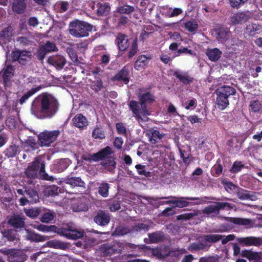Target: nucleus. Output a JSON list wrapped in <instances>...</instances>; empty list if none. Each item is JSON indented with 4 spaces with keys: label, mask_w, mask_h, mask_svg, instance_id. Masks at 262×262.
<instances>
[{
    "label": "nucleus",
    "mask_w": 262,
    "mask_h": 262,
    "mask_svg": "<svg viewBox=\"0 0 262 262\" xmlns=\"http://www.w3.org/2000/svg\"><path fill=\"white\" fill-rule=\"evenodd\" d=\"M58 102L56 99L48 93H42L33 101L31 113L40 119L52 117L58 110Z\"/></svg>",
    "instance_id": "1"
},
{
    "label": "nucleus",
    "mask_w": 262,
    "mask_h": 262,
    "mask_svg": "<svg viewBox=\"0 0 262 262\" xmlns=\"http://www.w3.org/2000/svg\"><path fill=\"white\" fill-rule=\"evenodd\" d=\"M140 104L135 101H130V108L139 119V122L147 121L148 119L147 116L150 115V113L147 110L146 105L154 100V96L149 93H146L140 98Z\"/></svg>",
    "instance_id": "2"
},
{
    "label": "nucleus",
    "mask_w": 262,
    "mask_h": 262,
    "mask_svg": "<svg viewBox=\"0 0 262 262\" xmlns=\"http://www.w3.org/2000/svg\"><path fill=\"white\" fill-rule=\"evenodd\" d=\"M113 153V152L111 148L107 146L93 155L84 156V160L90 161H97L103 160V164L104 167L107 170L111 171L115 168L116 165L115 159L112 156Z\"/></svg>",
    "instance_id": "3"
},
{
    "label": "nucleus",
    "mask_w": 262,
    "mask_h": 262,
    "mask_svg": "<svg viewBox=\"0 0 262 262\" xmlns=\"http://www.w3.org/2000/svg\"><path fill=\"white\" fill-rule=\"evenodd\" d=\"M215 93L217 96L216 104L220 110H223L229 105L228 97L235 95L236 91L230 86L224 85L217 88Z\"/></svg>",
    "instance_id": "4"
},
{
    "label": "nucleus",
    "mask_w": 262,
    "mask_h": 262,
    "mask_svg": "<svg viewBox=\"0 0 262 262\" xmlns=\"http://www.w3.org/2000/svg\"><path fill=\"white\" fill-rule=\"evenodd\" d=\"M92 30V27L89 24L78 20L73 21L69 25L70 33L76 37L87 36Z\"/></svg>",
    "instance_id": "5"
},
{
    "label": "nucleus",
    "mask_w": 262,
    "mask_h": 262,
    "mask_svg": "<svg viewBox=\"0 0 262 262\" xmlns=\"http://www.w3.org/2000/svg\"><path fill=\"white\" fill-rule=\"evenodd\" d=\"M45 171V164L42 158L38 157L31 163L26 170V174L28 177L33 178L39 172L40 174Z\"/></svg>",
    "instance_id": "6"
},
{
    "label": "nucleus",
    "mask_w": 262,
    "mask_h": 262,
    "mask_svg": "<svg viewBox=\"0 0 262 262\" xmlns=\"http://www.w3.org/2000/svg\"><path fill=\"white\" fill-rule=\"evenodd\" d=\"M165 199H168L169 200L166 201L165 202L166 204H171V206L175 207H179L182 208L184 207H186L188 205V203L186 200H199L198 204L203 203L206 202L207 198H181V199H176L172 197H168L165 198Z\"/></svg>",
    "instance_id": "7"
},
{
    "label": "nucleus",
    "mask_w": 262,
    "mask_h": 262,
    "mask_svg": "<svg viewBox=\"0 0 262 262\" xmlns=\"http://www.w3.org/2000/svg\"><path fill=\"white\" fill-rule=\"evenodd\" d=\"M59 135V130L46 131L39 135L38 139L41 146H48L56 140Z\"/></svg>",
    "instance_id": "8"
},
{
    "label": "nucleus",
    "mask_w": 262,
    "mask_h": 262,
    "mask_svg": "<svg viewBox=\"0 0 262 262\" xmlns=\"http://www.w3.org/2000/svg\"><path fill=\"white\" fill-rule=\"evenodd\" d=\"M234 206L228 203H216L215 204L210 205L206 207L204 212L211 214L212 213L217 214L219 212V210L221 209L227 208L231 209L233 208Z\"/></svg>",
    "instance_id": "9"
},
{
    "label": "nucleus",
    "mask_w": 262,
    "mask_h": 262,
    "mask_svg": "<svg viewBox=\"0 0 262 262\" xmlns=\"http://www.w3.org/2000/svg\"><path fill=\"white\" fill-rule=\"evenodd\" d=\"M59 234L68 239H76L83 236V232L77 229H72L71 227L60 229Z\"/></svg>",
    "instance_id": "10"
},
{
    "label": "nucleus",
    "mask_w": 262,
    "mask_h": 262,
    "mask_svg": "<svg viewBox=\"0 0 262 262\" xmlns=\"http://www.w3.org/2000/svg\"><path fill=\"white\" fill-rule=\"evenodd\" d=\"M11 56L13 60H17L20 63L25 64L30 59L31 54L26 51H15L11 53Z\"/></svg>",
    "instance_id": "11"
},
{
    "label": "nucleus",
    "mask_w": 262,
    "mask_h": 262,
    "mask_svg": "<svg viewBox=\"0 0 262 262\" xmlns=\"http://www.w3.org/2000/svg\"><path fill=\"white\" fill-rule=\"evenodd\" d=\"M8 258L9 262H24L26 259V256L21 251L11 250L8 252Z\"/></svg>",
    "instance_id": "12"
},
{
    "label": "nucleus",
    "mask_w": 262,
    "mask_h": 262,
    "mask_svg": "<svg viewBox=\"0 0 262 262\" xmlns=\"http://www.w3.org/2000/svg\"><path fill=\"white\" fill-rule=\"evenodd\" d=\"M57 47L54 43L48 41L44 46L40 47L37 53V56L39 60H42L47 53L56 51Z\"/></svg>",
    "instance_id": "13"
},
{
    "label": "nucleus",
    "mask_w": 262,
    "mask_h": 262,
    "mask_svg": "<svg viewBox=\"0 0 262 262\" xmlns=\"http://www.w3.org/2000/svg\"><path fill=\"white\" fill-rule=\"evenodd\" d=\"M48 61L58 70L61 69L66 63L64 58L60 55L51 56L48 59Z\"/></svg>",
    "instance_id": "14"
},
{
    "label": "nucleus",
    "mask_w": 262,
    "mask_h": 262,
    "mask_svg": "<svg viewBox=\"0 0 262 262\" xmlns=\"http://www.w3.org/2000/svg\"><path fill=\"white\" fill-rule=\"evenodd\" d=\"M70 163L69 159L58 160L55 161L53 168L57 172H61L66 169Z\"/></svg>",
    "instance_id": "15"
},
{
    "label": "nucleus",
    "mask_w": 262,
    "mask_h": 262,
    "mask_svg": "<svg viewBox=\"0 0 262 262\" xmlns=\"http://www.w3.org/2000/svg\"><path fill=\"white\" fill-rule=\"evenodd\" d=\"M250 17V16L243 12L237 13L234 15L231 19L232 25H236L242 24L246 21Z\"/></svg>",
    "instance_id": "16"
},
{
    "label": "nucleus",
    "mask_w": 262,
    "mask_h": 262,
    "mask_svg": "<svg viewBox=\"0 0 262 262\" xmlns=\"http://www.w3.org/2000/svg\"><path fill=\"white\" fill-rule=\"evenodd\" d=\"M93 9H96L95 11L99 16L106 15L110 10V7L107 3H98L92 7Z\"/></svg>",
    "instance_id": "17"
},
{
    "label": "nucleus",
    "mask_w": 262,
    "mask_h": 262,
    "mask_svg": "<svg viewBox=\"0 0 262 262\" xmlns=\"http://www.w3.org/2000/svg\"><path fill=\"white\" fill-rule=\"evenodd\" d=\"M238 242L245 246H257L261 244L259 238L253 236L240 238Z\"/></svg>",
    "instance_id": "18"
},
{
    "label": "nucleus",
    "mask_w": 262,
    "mask_h": 262,
    "mask_svg": "<svg viewBox=\"0 0 262 262\" xmlns=\"http://www.w3.org/2000/svg\"><path fill=\"white\" fill-rule=\"evenodd\" d=\"M110 216L103 211L99 212L95 216L94 221L96 224L101 226H105L110 222Z\"/></svg>",
    "instance_id": "19"
},
{
    "label": "nucleus",
    "mask_w": 262,
    "mask_h": 262,
    "mask_svg": "<svg viewBox=\"0 0 262 262\" xmlns=\"http://www.w3.org/2000/svg\"><path fill=\"white\" fill-rule=\"evenodd\" d=\"M243 255L251 261L256 262L262 259V253L250 250L243 251Z\"/></svg>",
    "instance_id": "20"
},
{
    "label": "nucleus",
    "mask_w": 262,
    "mask_h": 262,
    "mask_svg": "<svg viewBox=\"0 0 262 262\" xmlns=\"http://www.w3.org/2000/svg\"><path fill=\"white\" fill-rule=\"evenodd\" d=\"M72 121L73 124L78 128H82L88 125L86 118L81 114L76 115Z\"/></svg>",
    "instance_id": "21"
},
{
    "label": "nucleus",
    "mask_w": 262,
    "mask_h": 262,
    "mask_svg": "<svg viewBox=\"0 0 262 262\" xmlns=\"http://www.w3.org/2000/svg\"><path fill=\"white\" fill-rule=\"evenodd\" d=\"M174 75L184 84H190L194 81L193 78L189 76L187 73L181 71L174 72Z\"/></svg>",
    "instance_id": "22"
},
{
    "label": "nucleus",
    "mask_w": 262,
    "mask_h": 262,
    "mask_svg": "<svg viewBox=\"0 0 262 262\" xmlns=\"http://www.w3.org/2000/svg\"><path fill=\"white\" fill-rule=\"evenodd\" d=\"M238 198L242 200L255 201L257 199L256 194L254 192H249L245 190H242L237 193Z\"/></svg>",
    "instance_id": "23"
},
{
    "label": "nucleus",
    "mask_w": 262,
    "mask_h": 262,
    "mask_svg": "<svg viewBox=\"0 0 262 262\" xmlns=\"http://www.w3.org/2000/svg\"><path fill=\"white\" fill-rule=\"evenodd\" d=\"M128 70L126 68H123L113 79L114 81H123L127 84L129 81L128 78Z\"/></svg>",
    "instance_id": "24"
},
{
    "label": "nucleus",
    "mask_w": 262,
    "mask_h": 262,
    "mask_svg": "<svg viewBox=\"0 0 262 262\" xmlns=\"http://www.w3.org/2000/svg\"><path fill=\"white\" fill-rule=\"evenodd\" d=\"M64 182L72 187H84V183L78 177L68 178L64 180Z\"/></svg>",
    "instance_id": "25"
},
{
    "label": "nucleus",
    "mask_w": 262,
    "mask_h": 262,
    "mask_svg": "<svg viewBox=\"0 0 262 262\" xmlns=\"http://www.w3.org/2000/svg\"><path fill=\"white\" fill-rule=\"evenodd\" d=\"M27 235L26 238L31 241L39 242H43L47 239L46 237L42 236L38 234L35 233L34 232L26 230Z\"/></svg>",
    "instance_id": "26"
},
{
    "label": "nucleus",
    "mask_w": 262,
    "mask_h": 262,
    "mask_svg": "<svg viewBox=\"0 0 262 262\" xmlns=\"http://www.w3.org/2000/svg\"><path fill=\"white\" fill-rule=\"evenodd\" d=\"M27 235L26 238L31 241L39 242H43L47 239L46 237L42 236L38 234L35 233L34 232L26 230Z\"/></svg>",
    "instance_id": "27"
},
{
    "label": "nucleus",
    "mask_w": 262,
    "mask_h": 262,
    "mask_svg": "<svg viewBox=\"0 0 262 262\" xmlns=\"http://www.w3.org/2000/svg\"><path fill=\"white\" fill-rule=\"evenodd\" d=\"M142 249L146 254L148 255H154L158 258H164L166 255L162 253L161 251L159 249H152L147 246L142 247Z\"/></svg>",
    "instance_id": "28"
},
{
    "label": "nucleus",
    "mask_w": 262,
    "mask_h": 262,
    "mask_svg": "<svg viewBox=\"0 0 262 262\" xmlns=\"http://www.w3.org/2000/svg\"><path fill=\"white\" fill-rule=\"evenodd\" d=\"M116 42L120 50L124 51L128 47L127 37L123 34L117 36Z\"/></svg>",
    "instance_id": "29"
},
{
    "label": "nucleus",
    "mask_w": 262,
    "mask_h": 262,
    "mask_svg": "<svg viewBox=\"0 0 262 262\" xmlns=\"http://www.w3.org/2000/svg\"><path fill=\"white\" fill-rule=\"evenodd\" d=\"M13 75V68L12 66H8L6 69L4 70L3 75L4 83L5 86L9 85L10 79Z\"/></svg>",
    "instance_id": "30"
},
{
    "label": "nucleus",
    "mask_w": 262,
    "mask_h": 262,
    "mask_svg": "<svg viewBox=\"0 0 262 262\" xmlns=\"http://www.w3.org/2000/svg\"><path fill=\"white\" fill-rule=\"evenodd\" d=\"M148 62V58L145 55H141L137 59L135 68L137 70H142L144 69Z\"/></svg>",
    "instance_id": "31"
},
{
    "label": "nucleus",
    "mask_w": 262,
    "mask_h": 262,
    "mask_svg": "<svg viewBox=\"0 0 262 262\" xmlns=\"http://www.w3.org/2000/svg\"><path fill=\"white\" fill-rule=\"evenodd\" d=\"M33 227L40 231L43 232H53L55 233H60V229L54 225L47 226L44 225H39L38 226L34 225Z\"/></svg>",
    "instance_id": "32"
},
{
    "label": "nucleus",
    "mask_w": 262,
    "mask_h": 262,
    "mask_svg": "<svg viewBox=\"0 0 262 262\" xmlns=\"http://www.w3.org/2000/svg\"><path fill=\"white\" fill-rule=\"evenodd\" d=\"M221 54V51L217 48L208 49L206 51V55L209 59L212 61L217 60L220 58Z\"/></svg>",
    "instance_id": "33"
},
{
    "label": "nucleus",
    "mask_w": 262,
    "mask_h": 262,
    "mask_svg": "<svg viewBox=\"0 0 262 262\" xmlns=\"http://www.w3.org/2000/svg\"><path fill=\"white\" fill-rule=\"evenodd\" d=\"M226 220L232 222L235 224L243 225L247 227H251L252 224L251 221L250 220L246 219L227 217L226 218Z\"/></svg>",
    "instance_id": "34"
},
{
    "label": "nucleus",
    "mask_w": 262,
    "mask_h": 262,
    "mask_svg": "<svg viewBox=\"0 0 262 262\" xmlns=\"http://www.w3.org/2000/svg\"><path fill=\"white\" fill-rule=\"evenodd\" d=\"M213 34L218 40L222 41L226 38L227 31L223 27H218L214 30Z\"/></svg>",
    "instance_id": "35"
},
{
    "label": "nucleus",
    "mask_w": 262,
    "mask_h": 262,
    "mask_svg": "<svg viewBox=\"0 0 262 262\" xmlns=\"http://www.w3.org/2000/svg\"><path fill=\"white\" fill-rule=\"evenodd\" d=\"M12 35V28L8 27L5 28L0 33V43H5L9 40Z\"/></svg>",
    "instance_id": "36"
},
{
    "label": "nucleus",
    "mask_w": 262,
    "mask_h": 262,
    "mask_svg": "<svg viewBox=\"0 0 262 262\" xmlns=\"http://www.w3.org/2000/svg\"><path fill=\"white\" fill-rule=\"evenodd\" d=\"M9 223L15 228L22 227L24 225L23 219L18 215L13 216L9 220Z\"/></svg>",
    "instance_id": "37"
},
{
    "label": "nucleus",
    "mask_w": 262,
    "mask_h": 262,
    "mask_svg": "<svg viewBox=\"0 0 262 262\" xmlns=\"http://www.w3.org/2000/svg\"><path fill=\"white\" fill-rule=\"evenodd\" d=\"M26 8V4L24 0H15L13 5V10L17 13H23Z\"/></svg>",
    "instance_id": "38"
},
{
    "label": "nucleus",
    "mask_w": 262,
    "mask_h": 262,
    "mask_svg": "<svg viewBox=\"0 0 262 262\" xmlns=\"http://www.w3.org/2000/svg\"><path fill=\"white\" fill-rule=\"evenodd\" d=\"M47 246L56 249H64L67 247V245L64 243L57 240H53L48 242Z\"/></svg>",
    "instance_id": "39"
},
{
    "label": "nucleus",
    "mask_w": 262,
    "mask_h": 262,
    "mask_svg": "<svg viewBox=\"0 0 262 262\" xmlns=\"http://www.w3.org/2000/svg\"><path fill=\"white\" fill-rule=\"evenodd\" d=\"M249 107L250 111L254 113H259L262 109V105L258 100L251 101Z\"/></svg>",
    "instance_id": "40"
},
{
    "label": "nucleus",
    "mask_w": 262,
    "mask_h": 262,
    "mask_svg": "<svg viewBox=\"0 0 262 262\" xmlns=\"http://www.w3.org/2000/svg\"><path fill=\"white\" fill-rule=\"evenodd\" d=\"M150 134L151 137L150 138V141H153V143L158 142L159 140L162 139L164 136V134L160 133L157 130H151Z\"/></svg>",
    "instance_id": "41"
},
{
    "label": "nucleus",
    "mask_w": 262,
    "mask_h": 262,
    "mask_svg": "<svg viewBox=\"0 0 262 262\" xmlns=\"http://www.w3.org/2000/svg\"><path fill=\"white\" fill-rule=\"evenodd\" d=\"M109 185L106 183H102L99 187V193L103 197H107L108 194Z\"/></svg>",
    "instance_id": "42"
},
{
    "label": "nucleus",
    "mask_w": 262,
    "mask_h": 262,
    "mask_svg": "<svg viewBox=\"0 0 262 262\" xmlns=\"http://www.w3.org/2000/svg\"><path fill=\"white\" fill-rule=\"evenodd\" d=\"M260 28L259 25L256 24H251L247 27L246 32L249 35L253 36L255 34V32L259 30Z\"/></svg>",
    "instance_id": "43"
},
{
    "label": "nucleus",
    "mask_w": 262,
    "mask_h": 262,
    "mask_svg": "<svg viewBox=\"0 0 262 262\" xmlns=\"http://www.w3.org/2000/svg\"><path fill=\"white\" fill-rule=\"evenodd\" d=\"M39 89V88H36L28 91L20 98L19 100L20 103L21 104H23L30 97L38 92Z\"/></svg>",
    "instance_id": "44"
},
{
    "label": "nucleus",
    "mask_w": 262,
    "mask_h": 262,
    "mask_svg": "<svg viewBox=\"0 0 262 262\" xmlns=\"http://www.w3.org/2000/svg\"><path fill=\"white\" fill-rule=\"evenodd\" d=\"M25 192L26 195H27L30 198V202L31 203H36L38 201V195L35 191L28 189L26 190Z\"/></svg>",
    "instance_id": "45"
},
{
    "label": "nucleus",
    "mask_w": 262,
    "mask_h": 262,
    "mask_svg": "<svg viewBox=\"0 0 262 262\" xmlns=\"http://www.w3.org/2000/svg\"><path fill=\"white\" fill-rule=\"evenodd\" d=\"M3 236L7 237L9 241H13L16 238L15 231L13 230H8L2 232Z\"/></svg>",
    "instance_id": "46"
},
{
    "label": "nucleus",
    "mask_w": 262,
    "mask_h": 262,
    "mask_svg": "<svg viewBox=\"0 0 262 262\" xmlns=\"http://www.w3.org/2000/svg\"><path fill=\"white\" fill-rule=\"evenodd\" d=\"M55 216V213L52 211H48L45 213H44L40 221L43 223H48L52 221Z\"/></svg>",
    "instance_id": "47"
},
{
    "label": "nucleus",
    "mask_w": 262,
    "mask_h": 262,
    "mask_svg": "<svg viewBox=\"0 0 262 262\" xmlns=\"http://www.w3.org/2000/svg\"><path fill=\"white\" fill-rule=\"evenodd\" d=\"M92 136L96 139H103L105 138V134L102 129L99 128H95L93 132Z\"/></svg>",
    "instance_id": "48"
},
{
    "label": "nucleus",
    "mask_w": 262,
    "mask_h": 262,
    "mask_svg": "<svg viewBox=\"0 0 262 262\" xmlns=\"http://www.w3.org/2000/svg\"><path fill=\"white\" fill-rule=\"evenodd\" d=\"M25 212L26 215L31 218H35L39 214V210L38 208H32L25 209Z\"/></svg>",
    "instance_id": "49"
},
{
    "label": "nucleus",
    "mask_w": 262,
    "mask_h": 262,
    "mask_svg": "<svg viewBox=\"0 0 262 262\" xmlns=\"http://www.w3.org/2000/svg\"><path fill=\"white\" fill-rule=\"evenodd\" d=\"M185 27L188 31L192 32L196 29L198 27V24L195 21H189L185 23Z\"/></svg>",
    "instance_id": "50"
},
{
    "label": "nucleus",
    "mask_w": 262,
    "mask_h": 262,
    "mask_svg": "<svg viewBox=\"0 0 262 262\" xmlns=\"http://www.w3.org/2000/svg\"><path fill=\"white\" fill-rule=\"evenodd\" d=\"M162 235L160 233H155L149 235L150 242L151 243H156L162 239Z\"/></svg>",
    "instance_id": "51"
},
{
    "label": "nucleus",
    "mask_w": 262,
    "mask_h": 262,
    "mask_svg": "<svg viewBox=\"0 0 262 262\" xmlns=\"http://www.w3.org/2000/svg\"><path fill=\"white\" fill-rule=\"evenodd\" d=\"M222 237L218 234H212L205 237V239L208 242H215L222 239Z\"/></svg>",
    "instance_id": "52"
},
{
    "label": "nucleus",
    "mask_w": 262,
    "mask_h": 262,
    "mask_svg": "<svg viewBox=\"0 0 262 262\" xmlns=\"http://www.w3.org/2000/svg\"><path fill=\"white\" fill-rule=\"evenodd\" d=\"M133 10L134 9L133 7L128 5H125L119 7L118 11L120 13L128 14L132 12L133 11Z\"/></svg>",
    "instance_id": "53"
},
{
    "label": "nucleus",
    "mask_w": 262,
    "mask_h": 262,
    "mask_svg": "<svg viewBox=\"0 0 262 262\" xmlns=\"http://www.w3.org/2000/svg\"><path fill=\"white\" fill-rule=\"evenodd\" d=\"M196 105V100L195 99H191L188 102H186L183 104L186 110L192 109L195 107Z\"/></svg>",
    "instance_id": "54"
},
{
    "label": "nucleus",
    "mask_w": 262,
    "mask_h": 262,
    "mask_svg": "<svg viewBox=\"0 0 262 262\" xmlns=\"http://www.w3.org/2000/svg\"><path fill=\"white\" fill-rule=\"evenodd\" d=\"M136 168L137 169L138 172L139 174L143 175L147 177L149 174V172H147L145 170V166L141 165H137Z\"/></svg>",
    "instance_id": "55"
},
{
    "label": "nucleus",
    "mask_w": 262,
    "mask_h": 262,
    "mask_svg": "<svg viewBox=\"0 0 262 262\" xmlns=\"http://www.w3.org/2000/svg\"><path fill=\"white\" fill-rule=\"evenodd\" d=\"M225 189L229 192L235 190L236 186L230 182H224Z\"/></svg>",
    "instance_id": "56"
},
{
    "label": "nucleus",
    "mask_w": 262,
    "mask_h": 262,
    "mask_svg": "<svg viewBox=\"0 0 262 262\" xmlns=\"http://www.w3.org/2000/svg\"><path fill=\"white\" fill-rule=\"evenodd\" d=\"M88 209L87 206L80 204L78 205L77 206H73V210L75 212H80V211H86Z\"/></svg>",
    "instance_id": "57"
},
{
    "label": "nucleus",
    "mask_w": 262,
    "mask_h": 262,
    "mask_svg": "<svg viewBox=\"0 0 262 262\" xmlns=\"http://www.w3.org/2000/svg\"><path fill=\"white\" fill-rule=\"evenodd\" d=\"M243 167L241 162H235L233 164L231 170L234 172L239 171Z\"/></svg>",
    "instance_id": "58"
},
{
    "label": "nucleus",
    "mask_w": 262,
    "mask_h": 262,
    "mask_svg": "<svg viewBox=\"0 0 262 262\" xmlns=\"http://www.w3.org/2000/svg\"><path fill=\"white\" fill-rule=\"evenodd\" d=\"M200 262H218V258L216 256L202 257L200 259Z\"/></svg>",
    "instance_id": "59"
},
{
    "label": "nucleus",
    "mask_w": 262,
    "mask_h": 262,
    "mask_svg": "<svg viewBox=\"0 0 262 262\" xmlns=\"http://www.w3.org/2000/svg\"><path fill=\"white\" fill-rule=\"evenodd\" d=\"M137 50V45L136 41L133 42L131 49L129 51V56L133 57L135 55Z\"/></svg>",
    "instance_id": "60"
},
{
    "label": "nucleus",
    "mask_w": 262,
    "mask_h": 262,
    "mask_svg": "<svg viewBox=\"0 0 262 262\" xmlns=\"http://www.w3.org/2000/svg\"><path fill=\"white\" fill-rule=\"evenodd\" d=\"M247 0H230L231 6L232 7H237L241 4L245 3Z\"/></svg>",
    "instance_id": "61"
},
{
    "label": "nucleus",
    "mask_w": 262,
    "mask_h": 262,
    "mask_svg": "<svg viewBox=\"0 0 262 262\" xmlns=\"http://www.w3.org/2000/svg\"><path fill=\"white\" fill-rule=\"evenodd\" d=\"M68 53L73 62H77L78 61V58L76 54L73 52V51L69 49L68 50Z\"/></svg>",
    "instance_id": "62"
},
{
    "label": "nucleus",
    "mask_w": 262,
    "mask_h": 262,
    "mask_svg": "<svg viewBox=\"0 0 262 262\" xmlns=\"http://www.w3.org/2000/svg\"><path fill=\"white\" fill-rule=\"evenodd\" d=\"M116 128L119 134H124L125 133V128L123 124L118 123L116 124Z\"/></svg>",
    "instance_id": "63"
},
{
    "label": "nucleus",
    "mask_w": 262,
    "mask_h": 262,
    "mask_svg": "<svg viewBox=\"0 0 262 262\" xmlns=\"http://www.w3.org/2000/svg\"><path fill=\"white\" fill-rule=\"evenodd\" d=\"M173 208L172 206V207H168V208H167L166 209H165L162 214L164 215H165V216H167V215H172L173 214L175 213V212L173 210Z\"/></svg>",
    "instance_id": "64"
}]
</instances>
